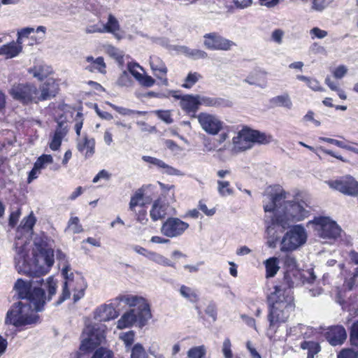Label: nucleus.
Returning <instances> with one entry per match:
<instances>
[{
    "label": "nucleus",
    "mask_w": 358,
    "mask_h": 358,
    "mask_svg": "<svg viewBox=\"0 0 358 358\" xmlns=\"http://www.w3.org/2000/svg\"><path fill=\"white\" fill-rule=\"evenodd\" d=\"M308 224H313L316 234L324 239L336 240L340 237L342 231L336 222L327 217H315Z\"/></svg>",
    "instance_id": "0eeeda50"
},
{
    "label": "nucleus",
    "mask_w": 358,
    "mask_h": 358,
    "mask_svg": "<svg viewBox=\"0 0 358 358\" xmlns=\"http://www.w3.org/2000/svg\"><path fill=\"white\" fill-rule=\"evenodd\" d=\"M95 141L94 138L84 136L77 141V149L85 155L86 158L91 157L94 154Z\"/></svg>",
    "instance_id": "412c9836"
},
{
    "label": "nucleus",
    "mask_w": 358,
    "mask_h": 358,
    "mask_svg": "<svg viewBox=\"0 0 358 358\" xmlns=\"http://www.w3.org/2000/svg\"><path fill=\"white\" fill-rule=\"evenodd\" d=\"M57 85L53 80H47L37 87L29 83H14L9 90V94L13 99L29 105L50 100L57 94Z\"/></svg>",
    "instance_id": "20e7f679"
},
{
    "label": "nucleus",
    "mask_w": 358,
    "mask_h": 358,
    "mask_svg": "<svg viewBox=\"0 0 358 358\" xmlns=\"http://www.w3.org/2000/svg\"><path fill=\"white\" fill-rule=\"evenodd\" d=\"M329 186L344 194L355 196L358 194V182L352 176H348L341 180L329 182Z\"/></svg>",
    "instance_id": "2eb2a0df"
},
{
    "label": "nucleus",
    "mask_w": 358,
    "mask_h": 358,
    "mask_svg": "<svg viewBox=\"0 0 358 358\" xmlns=\"http://www.w3.org/2000/svg\"><path fill=\"white\" fill-rule=\"evenodd\" d=\"M301 348L308 350L307 358H314V356L320 350L319 344L314 341H303L301 344Z\"/></svg>",
    "instance_id": "2f4dec72"
},
{
    "label": "nucleus",
    "mask_w": 358,
    "mask_h": 358,
    "mask_svg": "<svg viewBox=\"0 0 358 358\" xmlns=\"http://www.w3.org/2000/svg\"><path fill=\"white\" fill-rule=\"evenodd\" d=\"M141 86L145 87H150L155 83V80L148 75H142L138 80Z\"/></svg>",
    "instance_id": "5fc2aeb1"
},
{
    "label": "nucleus",
    "mask_w": 358,
    "mask_h": 358,
    "mask_svg": "<svg viewBox=\"0 0 358 358\" xmlns=\"http://www.w3.org/2000/svg\"><path fill=\"white\" fill-rule=\"evenodd\" d=\"M174 96L177 99H180V106L182 108L188 112L196 110L200 105L199 95L193 96L186 94L181 96L175 95Z\"/></svg>",
    "instance_id": "4be33fe9"
},
{
    "label": "nucleus",
    "mask_w": 358,
    "mask_h": 358,
    "mask_svg": "<svg viewBox=\"0 0 358 358\" xmlns=\"http://www.w3.org/2000/svg\"><path fill=\"white\" fill-rule=\"evenodd\" d=\"M52 162V157L50 155H43L38 158L34 164L36 166V167H38L40 169H41L44 168L45 164H50Z\"/></svg>",
    "instance_id": "864d4df0"
},
{
    "label": "nucleus",
    "mask_w": 358,
    "mask_h": 358,
    "mask_svg": "<svg viewBox=\"0 0 358 358\" xmlns=\"http://www.w3.org/2000/svg\"><path fill=\"white\" fill-rule=\"evenodd\" d=\"M37 312L32 303L28 301L15 303L6 313L5 324L17 328L36 324L40 322Z\"/></svg>",
    "instance_id": "39448f33"
},
{
    "label": "nucleus",
    "mask_w": 358,
    "mask_h": 358,
    "mask_svg": "<svg viewBox=\"0 0 358 358\" xmlns=\"http://www.w3.org/2000/svg\"><path fill=\"white\" fill-rule=\"evenodd\" d=\"M179 292L181 296L192 303H194L198 300V296L195 291L189 287L182 285Z\"/></svg>",
    "instance_id": "f704fd0d"
},
{
    "label": "nucleus",
    "mask_w": 358,
    "mask_h": 358,
    "mask_svg": "<svg viewBox=\"0 0 358 358\" xmlns=\"http://www.w3.org/2000/svg\"><path fill=\"white\" fill-rule=\"evenodd\" d=\"M150 64L155 76L161 80L164 85L167 86L168 79L166 78V75L168 69L163 61L157 57H151Z\"/></svg>",
    "instance_id": "6ab92c4d"
},
{
    "label": "nucleus",
    "mask_w": 358,
    "mask_h": 358,
    "mask_svg": "<svg viewBox=\"0 0 358 358\" xmlns=\"http://www.w3.org/2000/svg\"><path fill=\"white\" fill-rule=\"evenodd\" d=\"M325 83L328 85V87L333 91H335L338 93V96L341 99H346L347 96L345 92L339 88L336 84H335L333 81L331 80L329 78H327L325 79Z\"/></svg>",
    "instance_id": "de8ad7c7"
},
{
    "label": "nucleus",
    "mask_w": 358,
    "mask_h": 358,
    "mask_svg": "<svg viewBox=\"0 0 358 358\" xmlns=\"http://www.w3.org/2000/svg\"><path fill=\"white\" fill-rule=\"evenodd\" d=\"M189 224L178 217H169L162 225L161 233L168 238L178 237L188 229Z\"/></svg>",
    "instance_id": "9d476101"
},
{
    "label": "nucleus",
    "mask_w": 358,
    "mask_h": 358,
    "mask_svg": "<svg viewBox=\"0 0 358 358\" xmlns=\"http://www.w3.org/2000/svg\"><path fill=\"white\" fill-rule=\"evenodd\" d=\"M271 103L275 106L284 107L287 109H291L292 107V100L287 93L273 97L271 99Z\"/></svg>",
    "instance_id": "c756f323"
},
{
    "label": "nucleus",
    "mask_w": 358,
    "mask_h": 358,
    "mask_svg": "<svg viewBox=\"0 0 358 358\" xmlns=\"http://www.w3.org/2000/svg\"><path fill=\"white\" fill-rule=\"evenodd\" d=\"M15 246L16 255L14 259L17 272L39 280L26 282L18 279L15 284V289L19 298L32 303L36 311H42L46 300L50 301L55 294L57 282L52 277H49L43 283L44 288L34 287L31 289V287L34 283L42 285L43 282V280L40 278L45 275L54 264L53 250L46 248L42 243H35L31 250V258L29 244L24 243L18 246V243H16Z\"/></svg>",
    "instance_id": "f257e3e1"
},
{
    "label": "nucleus",
    "mask_w": 358,
    "mask_h": 358,
    "mask_svg": "<svg viewBox=\"0 0 358 358\" xmlns=\"http://www.w3.org/2000/svg\"><path fill=\"white\" fill-rule=\"evenodd\" d=\"M85 59L86 62L89 64L85 66L86 70L90 72L97 71L103 74L106 73V65L102 57H99L94 59L92 56H87Z\"/></svg>",
    "instance_id": "b1692460"
},
{
    "label": "nucleus",
    "mask_w": 358,
    "mask_h": 358,
    "mask_svg": "<svg viewBox=\"0 0 358 358\" xmlns=\"http://www.w3.org/2000/svg\"><path fill=\"white\" fill-rule=\"evenodd\" d=\"M67 229L71 231L73 234H78L83 231V227L79 224L78 217H74L70 219Z\"/></svg>",
    "instance_id": "c03bdc74"
},
{
    "label": "nucleus",
    "mask_w": 358,
    "mask_h": 358,
    "mask_svg": "<svg viewBox=\"0 0 358 358\" xmlns=\"http://www.w3.org/2000/svg\"><path fill=\"white\" fill-rule=\"evenodd\" d=\"M199 103L207 107L217 108L223 105L224 100L220 98L199 96Z\"/></svg>",
    "instance_id": "473e14b6"
},
{
    "label": "nucleus",
    "mask_w": 358,
    "mask_h": 358,
    "mask_svg": "<svg viewBox=\"0 0 358 358\" xmlns=\"http://www.w3.org/2000/svg\"><path fill=\"white\" fill-rule=\"evenodd\" d=\"M310 34L311 35L312 38H317L322 39L325 38L328 33L325 30H322L318 27H314L310 29Z\"/></svg>",
    "instance_id": "680f3d73"
},
{
    "label": "nucleus",
    "mask_w": 358,
    "mask_h": 358,
    "mask_svg": "<svg viewBox=\"0 0 358 358\" xmlns=\"http://www.w3.org/2000/svg\"><path fill=\"white\" fill-rule=\"evenodd\" d=\"M337 358H358V352L344 349L338 355Z\"/></svg>",
    "instance_id": "0e129e2a"
},
{
    "label": "nucleus",
    "mask_w": 358,
    "mask_h": 358,
    "mask_svg": "<svg viewBox=\"0 0 358 358\" xmlns=\"http://www.w3.org/2000/svg\"><path fill=\"white\" fill-rule=\"evenodd\" d=\"M131 358H148V355L141 344L136 343L133 346Z\"/></svg>",
    "instance_id": "a19ab883"
},
{
    "label": "nucleus",
    "mask_w": 358,
    "mask_h": 358,
    "mask_svg": "<svg viewBox=\"0 0 358 358\" xmlns=\"http://www.w3.org/2000/svg\"><path fill=\"white\" fill-rule=\"evenodd\" d=\"M71 270L70 264L69 262H64V268L62 270V274L65 279V282L63 285L62 292L60 295L58 301L55 303L57 306L61 304L64 301L70 298L71 293L69 291V288H73V282L74 281V275L72 272H70Z\"/></svg>",
    "instance_id": "dca6fc26"
},
{
    "label": "nucleus",
    "mask_w": 358,
    "mask_h": 358,
    "mask_svg": "<svg viewBox=\"0 0 358 358\" xmlns=\"http://www.w3.org/2000/svg\"><path fill=\"white\" fill-rule=\"evenodd\" d=\"M143 192L142 189H138L134 194L131 197L129 202V209L131 211H135V208L137 206H143Z\"/></svg>",
    "instance_id": "72a5a7b5"
},
{
    "label": "nucleus",
    "mask_w": 358,
    "mask_h": 358,
    "mask_svg": "<svg viewBox=\"0 0 358 358\" xmlns=\"http://www.w3.org/2000/svg\"><path fill=\"white\" fill-rule=\"evenodd\" d=\"M142 159L144 162L152 164L159 168L164 165V162L162 160L155 157H152L150 156H143Z\"/></svg>",
    "instance_id": "338daca9"
},
{
    "label": "nucleus",
    "mask_w": 358,
    "mask_h": 358,
    "mask_svg": "<svg viewBox=\"0 0 358 358\" xmlns=\"http://www.w3.org/2000/svg\"><path fill=\"white\" fill-rule=\"evenodd\" d=\"M285 35V32L283 30L280 29H277L273 31L271 33V40L275 42L278 44H281L282 42V38Z\"/></svg>",
    "instance_id": "052dcab7"
},
{
    "label": "nucleus",
    "mask_w": 358,
    "mask_h": 358,
    "mask_svg": "<svg viewBox=\"0 0 358 358\" xmlns=\"http://www.w3.org/2000/svg\"><path fill=\"white\" fill-rule=\"evenodd\" d=\"M36 222V218L34 216L33 213H31L29 215L24 217L22 222H21V227L27 231L31 230L34 225Z\"/></svg>",
    "instance_id": "09e8293b"
},
{
    "label": "nucleus",
    "mask_w": 358,
    "mask_h": 358,
    "mask_svg": "<svg viewBox=\"0 0 358 358\" xmlns=\"http://www.w3.org/2000/svg\"><path fill=\"white\" fill-rule=\"evenodd\" d=\"M168 205L160 199L155 200L150 210V216L152 221L156 222L164 219L167 213Z\"/></svg>",
    "instance_id": "aec40b11"
},
{
    "label": "nucleus",
    "mask_w": 358,
    "mask_h": 358,
    "mask_svg": "<svg viewBox=\"0 0 358 358\" xmlns=\"http://www.w3.org/2000/svg\"><path fill=\"white\" fill-rule=\"evenodd\" d=\"M284 264L289 270H296L297 262L294 256L287 255L284 257Z\"/></svg>",
    "instance_id": "6e6d98bb"
},
{
    "label": "nucleus",
    "mask_w": 358,
    "mask_h": 358,
    "mask_svg": "<svg viewBox=\"0 0 358 358\" xmlns=\"http://www.w3.org/2000/svg\"><path fill=\"white\" fill-rule=\"evenodd\" d=\"M34 31V29L31 27H25L17 31V43H22V38H27L29 35Z\"/></svg>",
    "instance_id": "13d9d810"
},
{
    "label": "nucleus",
    "mask_w": 358,
    "mask_h": 358,
    "mask_svg": "<svg viewBox=\"0 0 358 358\" xmlns=\"http://www.w3.org/2000/svg\"><path fill=\"white\" fill-rule=\"evenodd\" d=\"M135 322H137L139 325L138 313H136V309H132L123 314L117 321V327L120 329L127 328L132 326Z\"/></svg>",
    "instance_id": "5701e85b"
},
{
    "label": "nucleus",
    "mask_w": 358,
    "mask_h": 358,
    "mask_svg": "<svg viewBox=\"0 0 358 358\" xmlns=\"http://www.w3.org/2000/svg\"><path fill=\"white\" fill-rule=\"evenodd\" d=\"M115 306H116L115 302L101 306L96 310L94 318L100 322L109 321L116 318L118 313L115 310Z\"/></svg>",
    "instance_id": "a211bd4d"
},
{
    "label": "nucleus",
    "mask_w": 358,
    "mask_h": 358,
    "mask_svg": "<svg viewBox=\"0 0 358 358\" xmlns=\"http://www.w3.org/2000/svg\"><path fill=\"white\" fill-rule=\"evenodd\" d=\"M201 78V75L197 72L189 73L185 80V83L182 84V86L185 88H191Z\"/></svg>",
    "instance_id": "ea45409f"
},
{
    "label": "nucleus",
    "mask_w": 358,
    "mask_h": 358,
    "mask_svg": "<svg viewBox=\"0 0 358 358\" xmlns=\"http://www.w3.org/2000/svg\"><path fill=\"white\" fill-rule=\"evenodd\" d=\"M319 140L320 141H324V142H327V143L335 145L338 148L345 149L346 150L352 152L358 155V143L351 142V144L354 145H348L343 141H338V140H336L334 138H327V137H320Z\"/></svg>",
    "instance_id": "cd10ccee"
},
{
    "label": "nucleus",
    "mask_w": 358,
    "mask_h": 358,
    "mask_svg": "<svg viewBox=\"0 0 358 358\" xmlns=\"http://www.w3.org/2000/svg\"><path fill=\"white\" fill-rule=\"evenodd\" d=\"M266 267V278L274 277L280 269L279 262L277 257H270L264 262Z\"/></svg>",
    "instance_id": "c85d7f7f"
},
{
    "label": "nucleus",
    "mask_w": 358,
    "mask_h": 358,
    "mask_svg": "<svg viewBox=\"0 0 358 358\" xmlns=\"http://www.w3.org/2000/svg\"><path fill=\"white\" fill-rule=\"evenodd\" d=\"M217 191L222 196H227L233 194L234 190L230 187L228 181H217Z\"/></svg>",
    "instance_id": "4c0bfd02"
},
{
    "label": "nucleus",
    "mask_w": 358,
    "mask_h": 358,
    "mask_svg": "<svg viewBox=\"0 0 358 358\" xmlns=\"http://www.w3.org/2000/svg\"><path fill=\"white\" fill-rule=\"evenodd\" d=\"M135 333L134 331H129L120 334V338L122 340L127 348L131 347L134 341Z\"/></svg>",
    "instance_id": "a18cd8bd"
},
{
    "label": "nucleus",
    "mask_w": 358,
    "mask_h": 358,
    "mask_svg": "<svg viewBox=\"0 0 358 358\" xmlns=\"http://www.w3.org/2000/svg\"><path fill=\"white\" fill-rule=\"evenodd\" d=\"M161 169H164V173L171 176H182L183 174L180 171L166 164L164 162V165L160 166Z\"/></svg>",
    "instance_id": "e2e57ef3"
},
{
    "label": "nucleus",
    "mask_w": 358,
    "mask_h": 358,
    "mask_svg": "<svg viewBox=\"0 0 358 358\" xmlns=\"http://www.w3.org/2000/svg\"><path fill=\"white\" fill-rule=\"evenodd\" d=\"M129 306L130 307H136L135 309L136 313H138L139 327L145 326L152 316L150 305L147 301L141 296L132 295Z\"/></svg>",
    "instance_id": "4468645a"
},
{
    "label": "nucleus",
    "mask_w": 358,
    "mask_h": 358,
    "mask_svg": "<svg viewBox=\"0 0 358 358\" xmlns=\"http://www.w3.org/2000/svg\"><path fill=\"white\" fill-rule=\"evenodd\" d=\"M238 138L240 141L245 142V145L241 147L244 150L251 148L254 143L266 145L273 141L271 135L249 128L243 129L238 133Z\"/></svg>",
    "instance_id": "1a4fd4ad"
},
{
    "label": "nucleus",
    "mask_w": 358,
    "mask_h": 358,
    "mask_svg": "<svg viewBox=\"0 0 358 358\" xmlns=\"http://www.w3.org/2000/svg\"><path fill=\"white\" fill-rule=\"evenodd\" d=\"M117 113L123 115H131L136 113H140V112L135 111L129 108L119 107L115 105H110Z\"/></svg>",
    "instance_id": "69168bd1"
},
{
    "label": "nucleus",
    "mask_w": 358,
    "mask_h": 358,
    "mask_svg": "<svg viewBox=\"0 0 358 358\" xmlns=\"http://www.w3.org/2000/svg\"><path fill=\"white\" fill-rule=\"evenodd\" d=\"M206 355V348L202 345L191 348L187 353L188 358H204Z\"/></svg>",
    "instance_id": "c9c22d12"
},
{
    "label": "nucleus",
    "mask_w": 358,
    "mask_h": 358,
    "mask_svg": "<svg viewBox=\"0 0 358 358\" xmlns=\"http://www.w3.org/2000/svg\"><path fill=\"white\" fill-rule=\"evenodd\" d=\"M203 38L205 47L210 50L227 51L236 45L234 41L228 40L215 32L206 34L203 36Z\"/></svg>",
    "instance_id": "f8f14e48"
},
{
    "label": "nucleus",
    "mask_w": 358,
    "mask_h": 358,
    "mask_svg": "<svg viewBox=\"0 0 358 358\" xmlns=\"http://www.w3.org/2000/svg\"><path fill=\"white\" fill-rule=\"evenodd\" d=\"M116 84L120 87H131L133 84V81L129 76V73L127 71H123L118 77Z\"/></svg>",
    "instance_id": "79ce46f5"
},
{
    "label": "nucleus",
    "mask_w": 358,
    "mask_h": 358,
    "mask_svg": "<svg viewBox=\"0 0 358 358\" xmlns=\"http://www.w3.org/2000/svg\"><path fill=\"white\" fill-rule=\"evenodd\" d=\"M92 358H114L113 353L111 350L108 349L100 348L97 349Z\"/></svg>",
    "instance_id": "3c124183"
},
{
    "label": "nucleus",
    "mask_w": 358,
    "mask_h": 358,
    "mask_svg": "<svg viewBox=\"0 0 358 358\" xmlns=\"http://www.w3.org/2000/svg\"><path fill=\"white\" fill-rule=\"evenodd\" d=\"M293 300L290 292L282 286H275L274 291L268 296L269 326L267 336L270 339L276 333L279 324L286 322L291 312L294 310Z\"/></svg>",
    "instance_id": "7ed1b4c3"
},
{
    "label": "nucleus",
    "mask_w": 358,
    "mask_h": 358,
    "mask_svg": "<svg viewBox=\"0 0 358 358\" xmlns=\"http://www.w3.org/2000/svg\"><path fill=\"white\" fill-rule=\"evenodd\" d=\"M138 69L143 71V69L137 63L130 62L127 64V70L135 78V79L137 81L143 75L142 73L138 71Z\"/></svg>",
    "instance_id": "49530a36"
},
{
    "label": "nucleus",
    "mask_w": 358,
    "mask_h": 358,
    "mask_svg": "<svg viewBox=\"0 0 358 358\" xmlns=\"http://www.w3.org/2000/svg\"><path fill=\"white\" fill-rule=\"evenodd\" d=\"M350 342L352 345H358V320L355 322L352 327Z\"/></svg>",
    "instance_id": "bf43d9fd"
},
{
    "label": "nucleus",
    "mask_w": 358,
    "mask_h": 358,
    "mask_svg": "<svg viewBox=\"0 0 358 358\" xmlns=\"http://www.w3.org/2000/svg\"><path fill=\"white\" fill-rule=\"evenodd\" d=\"M66 122L63 120H58L57 121V127L55 130V132L54 134V136L62 138L66 135L67 134V129L66 126L65 125Z\"/></svg>",
    "instance_id": "8fccbe9b"
},
{
    "label": "nucleus",
    "mask_w": 358,
    "mask_h": 358,
    "mask_svg": "<svg viewBox=\"0 0 358 358\" xmlns=\"http://www.w3.org/2000/svg\"><path fill=\"white\" fill-rule=\"evenodd\" d=\"M287 194L282 190L271 198V202L264 205L266 216L267 243L270 248H275L279 239V234L288 228L293 222L308 217L310 207L303 201H285Z\"/></svg>",
    "instance_id": "f03ea898"
},
{
    "label": "nucleus",
    "mask_w": 358,
    "mask_h": 358,
    "mask_svg": "<svg viewBox=\"0 0 358 358\" xmlns=\"http://www.w3.org/2000/svg\"><path fill=\"white\" fill-rule=\"evenodd\" d=\"M302 277L304 278L303 282H305L308 283H313L315 279L316 275H315L313 270H307L303 274L298 270H288L285 273L283 281L284 283L287 285V289L290 292V288L293 287L296 284L298 283L299 278ZM282 287L285 288L283 285H281Z\"/></svg>",
    "instance_id": "ddd939ff"
},
{
    "label": "nucleus",
    "mask_w": 358,
    "mask_h": 358,
    "mask_svg": "<svg viewBox=\"0 0 358 358\" xmlns=\"http://www.w3.org/2000/svg\"><path fill=\"white\" fill-rule=\"evenodd\" d=\"M326 338L331 345H342L347 338V332L343 326L331 327L327 332Z\"/></svg>",
    "instance_id": "f3484780"
},
{
    "label": "nucleus",
    "mask_w": 358,
    "mask_h": 358,
    "mask_svg": "<svg viewBox=\"0 0 358 358\" xmlns=\"http://www.w3.org/2000/svg\"><path fill=\"white\" fill-rule=\"evenodd\" d=\"M120 30V24L117 20L111 14L108 15V22L102 24L101 31L103 33H111L115 38L120 39L121 36L117 33Z\"/></svg>",
    "instance_id": "393cba45"
},
{
    "label": "nucleus",
    "mask_w": 358,
    "mask_h": 358,
    "mask_svg": "<svg viewBox=\"0 0 358 358\" xmlns=\"http://www.w3.org/2000/svg\"><path fill=\"white\" fill-rule=\"evenodd\" d=\"M182 52L187 55L192 57L194 59H205L208 57V54L201 50L190 49L187 47H182Z\"/></svg>",
    "instance_id": "e433bc0d"
},
{
    "label": "nucleus",
    "mask_w": 358,
    "mask_h": 358,
    "mask_svg": "<svg viewBox=\"0 0 358 358\" xmlns=\"http://www.w3.org/2000/svg\"><path fill=\"white\" fill-rule=\"evenodd\" d=\"M147 258L150 260L164 266L175 267V264L163 255L155 252H148Z\"/></svg>",
    "instance_id": "7c9ffc66"
},
{
    "label": "nucleus",
    "mask_w": 358,
    "mask_h": 358,
    "mask_svg": "<svg viewBox=\"0 0 358 358\" xmlns=\"http://www.w3.org/2000/svg\"><path fill=\"white\" fill-rule=\"evenodd\" d=\"M106 326L101 323L87 325L83 332L80 347L81 351H88L99 345L105 338Z\"/></svg>",
    "instance_id": "423d86ee"
},
{
    "label": "nucleus",
    "mask_w": 358,
    "mask_h": 358,
    "mask_svg": "<svg viewBox=\"0 0 358 358\" xmlns=\"http://www.w3.org/2000/svg\"><path fill=\"white\" fill-rule=\"evenodd\" d=\"M51 68L44 64H39L30 68L28 72L39 80H42L51 73Z\"/></svg>",
    "instance_id": "bb28decb"
},
{
    "label": "nucleus",
    "mask_w": 358,
    "mask_h": 358,
    "mask_svg": "<svg viewBox=\"0 0 358 358\" xmlns=\"http://www.w3.org/2000/svg\"><path fill=\"white\" fill-rule=\"evenodd\" d=\"M106 52L110 57H113L118 62L120 63L122 62L124 54L122 51H121L118 48L109 45L106 46Z\"/></svg>",
    "instance_id": "58836bf2"
},
{
    "label": "nucleus",
    "mask_w": 358,
    "mask_h": 358,
    "mask_svg": "<svg viewBox=\"0 0 358 358\" xmlns=\"http://www.w3.org/2000/svg\"><path fill=\"white\" fill-rule=\"evenodd\" d=\"M307 240L305 228L295 225L288 231L281 241V251H292L303 245Z\"/></svg>",
    "instance_id": "6e6552de"
},
{
    "label": "nucleus",
    "mask_w": 358,
    "mask_h": 358,
    "mask_svg": "<svg viewBox=\"0 0 358 358\" xmlns=\"http://www.w3.org/2000/svg\"><path fill=\"white\" fill-rule=\"evenodd\" d=\"M22 51V46L16 42H11L0 48V55L6 58H13Z\"/></svg>",
    "instance_id": "a878e982"
},
{
    "label": "nucleus",
    "mask_w": 358,
    "mask_h": 358,
    "mask_svg": "<svg viewBox=\"0 0 358 358\" xmlns=\"http://www.w3.org/2000/svg\"><path fill=\"white\" fill-rule=\"evenodd\" d=\"M155 114L157 117L166 124H171L173 122V119L171 117L170 112L168 110H156Z\"/></svg>",
    "instance_id": "4d7b16f0"
},
{
    "label": "nucleus",
    "mask_w": 358,
    "mask_h": 358,
    "mask_svg": "<svg viewBox=\"0 0 358 358\" xmlns=\"http://www.w3.org/2000/svg\"><path fill=\"white\" fill-rule=\"evenodd\" d=\"M197 119L201 128L208 134L216 135L223 128V122L214 115L201 113Z\"/></svg>",
    "instance_id": "9b49d317"
},
{
    "label": "nucleus",
    "mask_w": 358,
    "mask_h": 358,
    "mask_svg": "<svg viewBox=\"0 0 358 358\" xmlns=\"http://www.w3.org/2000/svg\"><path fill=\"white\" fill-rule=\"evenodd\" d=\"M347 71L348 69L346 68V66L341 65L338 66L335 69L334 72V76L335 78L340 79L342 78L347 73Z\"/></svg>",
    "instance_id": "774afa93"
},
{
    "label": "nucleus",
    "mask_w": 358,
    "mask_h": 358,
    "mask_svg": "<svg viewBox=\"0 0 358 358\" xmlns=\"http://www.w3.org/2000/svg\"><path fill=\"white\" fill-rule=\"evenodd\" d=\"M332 0H312L311 8L315 11L321 12L328 7Z\"/></svg>",
    "instance_id": "37998d69"
},
{
    "label": "nucleus",
    "mask_w": 358,
    "mask_h": 358,
    "mask_svg": "<svg viewBox=\"0 0 358 358\" xmlns=\"http://www.w3.org/2000/svg\"><path fill=\"white\" fill-rule=\"evenodd\" d=\"M224 358H232L231 343L229 338H225L222 343V349Z\"/></svg>",
    "instance_id": "603ef678"
}]
</instances>
